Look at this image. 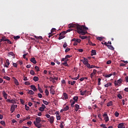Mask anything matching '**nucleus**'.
Wrapping results in <instances>:
<instances>
[{
  "instance_id": "1",
  "label": "nucleus",
  "mask_w": 128,
  "mask_h": 128,
  "mask_svg": "<svg viewBox=\"0 0 128 128\" xmlns=\"http://www.w3.org/2000/svg\"><path fill=\"white\" fill-rule=\"evenodd\" d=\"M68 28H75L77 32H78L79 34H82V36H84L86 34L88 33L86 30H84V25L80 26L78 24H70L68 25Z\"/></svg>"
},
{
  "instance_id": "2",
  "label": "nucleus",
  "mask_w": 128,
  "mask_h": 128,
  "mask_svg": "<svg viewBox=\"0 0 128 128\" xmlns=\"http://www.w3.org/2000/svg\"><path fill=\"white\" fill-rule=\"evenodd\" d=\"M122 82V79L120 78L118 80H115L114 84L115 86H118V84H120Z\"/></svg>"
},
{
  "instance_id": "3",
  "label": "nucleus",
  "mask_w": 128,
  "mask_h": 128,
  "mask_svg": "<svg viewBox=\"0 0 128 128\" xmlns=\"http://www.w3.org/2000/svg\"><path fill=\"white\" fill-rule=\"evenodd\" d=\"M103 116H104V120L106 122H108V120H110L108 118V114H106V113H105L104 114H103Z\"/></svg>"
},
{
  "instance_id": "4",
  "label": "nucleus",
  "mask_w": 128,
  "mask_h": 128,
  "mask_svg": "<svg viewBox=\"0 0 128 128\" xmlns=\"http://www.w3.org/2000/svg\"><path fill=\"white\" fill-rule=\"evenodd\" d=\"M48 120H49L50 124H54V116H52L48 119Z\"/></svg>"
},
{
  "instance_id": "5",
  "label": "nucleus",
  "mask_w": 128,
  "mask_h": 128,
  "mask_svg": "<svg viewBox=\"0 0 128 128\" xmlns=\"http://www.w3.org/2000/svg\"><path fill=\"white\" fill-rule=\"evenodd\" d=\"M96 74V69H94L93 70V72L90 74V76L92 79V77Z\"/></svg>"
},
{
  "instance_id": "6",
  "label": "nucleus",
  "mask_w": 128,
  "mask_h": 128,
  "mask_svg": "<svg viewBox=\"0 0 128 128\" xmlns=\"http://www.w3.org/2000/svg\"><path fill=\"white\" fill-rule=\"evenodd\" d=\"M118 128H126L124 123H120L118 126Z\"/></svg>"
},
{
  "instance_id": "7",
  "label": "nucleus",
  "mask_w": 128,
  "mask_h": 128,
  "mask_svg": "<svg viewBox=\"0 0 128 128\" xmlns=\"http://www.w3.org/2000/svg\"><path fill=\"white\" fill-rule=\"evenodd\" d=\"M30 88H31V90H34V92H36L38 90V88H36V86L34 85H31L30 86Z\"/></svg>"
},
{
  "instance_id": "8",
  "label": "nucleus",
  "mask_w": 128,
  "mask_h": 128,
  "mask_svg": "<svg viewBox=\"0 0 128 128\" xmlns=\"http://www.w3.org/2000/svg\"><path fill=\"white\" fill-rule=\"evenodd\" d=\"M15 110H16V108H14V106L13 105H12L10 109L11 114H12V112H14Z\"/></svg>"
},
{
  "instance_id": "9",
  "label": "nucleus",
  "mask_w": 128,
  "mask_h": 128,
  "mask_svg": "<svg viewBox=\"0 0 128 128\" xmlns=\"http://www.w3.org/2000/svg\"><path fill=\"white\" fill-rule=\"evenodd\" d=\"M30 60L31 62H32V64H36V58H34V57L32 58Z\"/></svg>"
},
{
  "instance_id": "10",
  "label": "nucleus",
  "mask_w": 128,
  "mask_h": 128,
  "mask_svg": "<svg viewBox=\"0 0 128 128\" xmlns=\"http://www.w3.org/2000/svg\"><path fill=\"white\" fill-rule=\"evenodd\" d=\"M70 102L71 104V106L72 108H74V104H76V101H74L72 100H70Z\"/></svg>"
},
{
  "instance_id": "11",
  "label": "nucleus",
  "mask_w": 128,
  "mask_h": 128,
  "mask_svg": "<svg viewBox=\"0 0 128 128\" xmlns=\"http://www.w3.org/2000/svg\"><path fill=\"white\" fill-rule=\"evenodd\" d=\"M56 30V28H52V30H51V33H50V35L48 36V38H50L51 36H52V32H55Z\"/></svg>"
},
{
  "instance_id": "12",
  "label": "nucleus",
  "mask_w": 128,
  "mask_h": 128,
  "mask_svg": "<svg viewBox=\"0 0 128 128\" xmlns=\"http://www.w3.org/2000/svg\"><path fill=\"white\" fill-rule=\"evenodd\" d=\"M36 122L38 124H40V122H42V120L40 119V117H38L36 118Z\"/></svg>"
},
{
  "instance_id": "13",
  "label": "nucleus",
  "mask_w": 128,
  "mask_h": 128,
  "mask_svg": "<svg viewBox=\"0 0 128 128\" xmlns=\"http://www.w3.org/2000/svg\"><path fill=\"white\" fill-rule=\"evenodd\" d=\"M76 82L75 80H74L72 82V81H68V84H71V86H74V84Z\"/></svg>"
},
{
  "instance_id": "14",
  "label": "nucleus",
  "mask_w": 128,
  "mask_h": 128,
  "mask_svg": "<svg viewBox=\"0 0 128 128\" xmlns=\"http://www.w3.org/2000/svg\"><path fill=\"white\" fill-rule=\"evenodd\" d=\"M2 94L4 96V99L6 100L8 98V94L6 93L5 91H3Z\"/></svg>"
},
{
  "instance_id": "15",
  "label": "nucleus",
  "mask_w": 128,
  "mask_h": 128,
  "mask_svg": "<svg viewBox=\"0 0 128 128\" xmlns=\"http://www.w3.org/2000/svg\"><path fill=\"white\" fill-rule=\"evenodd\" d=\"M5 64V66L6 68H8V66H10V60L8 59L6 60V63Z\"/></svg>"
},
{
  "instance_id": "16",
  "label": "nucleus",
  "mask_w": 128,
  "mask_h": 128,
  "mask_svg": "<svg viewBox=\"0 0 128 128\" xmlns=\"http://www.w3.org/2000/svg\"><path fill=\"white\" fill-rule=\"evenodd\" d=\"M78 110H80V105H78V104H75V110H76V112H78Z\"/></svg>"
},
{
  "instance_id": "17",
  "label": "nucleus",
  "mask_w": 128,
  "mask_h": 128,
  "mask_svg": "<svg viewBox=\"0 0 128 128\" xmlns=\"http://www.w3.org/2000/svg\"><path fill=\"white\" fill-rule=\"evenodd\" d=\"M96 50H92L91 56H96Z\"/></svg>"
},
{
  "instance_id": "18",
  "label": "nucleus",
  "mask_w": 128,
  "mask_h": 128,
  "mask_svg": "<svg viewBox=\"0 0 128 128\" xmlns=\"http://www.w3.org/2000/svg\"><path fill=\"white\" fill-rule=\"evenodd\" d=\"M86 92V90H85L84 91H82V90L80 91V94L81 96H84Z\"/></svg>"
},
{
  "instance_id": "19",
  "label": "nucleus",
  "mask_w": 128,
  "mask_h": 128,
  "mask_svg": "<svg viewBox=\"0 0 128 128\" xmlns=\"http://www.w3.org/2000/svg\"><path fill=\"white\" fill-rule=\"evenodd\" d=\"M28 90V94H31V95L34 94V91H32V90Z\"/></svg>"
},
{
  "instance_id": "20",
  "label": "nucleus",
  "mask_w": 128,
  "mask_h": 128,
  "mask_svg": "<svg viewBox=\"0 0 128 128\" xmlns=\"http://www.w3.org/2000/svg\"><path fill=\"white\" fill-rule=\"evenodd\" d=\"M38 90L41 94H42L44 92V91H42V88H40V84H38Z\"/></svg>"
},
{
  "instance_id": "21",
  "label": "nucleus",
  "mask_w": 128,
  "mask_h": 128,
  "mask_svg": "<svg viewBox=\"0 0 128 128\" xmlns=\"http://www.w3.org/2000/svg\"><path fill=\"white\" fill-rule=\"evenodd\" d=\"M73 100H74V102H78V96H75L73 98Z\"/></svg>"
},
{
  "instance_id": "22",
  "label": "nucleus",
  "mask_w": 128,
  "mask_h": 128,
  "mask_svg": "<svg viewBox=\"0 0 128 128\" xmlns=\"http://www.w3.org/2000/svg\"><path fill=\"white\" fill-rule=\"evenodd\" d=\"M107 46L108 48H110V50H114V48L112 45H107Z\"/></svg>"
},
{
  "instance_id": "23",
  "label": "nucleus",
  "mask_w": 128,
  "mask_h": 128,
  "mask_svg": "<svg viewBox=\"0 0 128 128\" xmlns=\"http://www.w3.org/2000/svg\"><path fill=\"white\" fill-rule=\"evenodd\" d=\"M50 94H54V88H50Z\"/></svg>"
},
{
  "instance_id": "24",
  "label": "nucleus",
  "mask_w": 128,
  "mask_h": 128,
  "mask_svg": "<svg viewBox=\"0 0 128 128\" xmlns=\"http://www.w3.org/2000/svg\"><path fill=\"white\" fill-rule=\"evenodd\" d=\"M64 96L65 98V100H67L68 98V94L66 92L64 93Z\"/></svg>"
},
{
  "instance_id": "25",
  "label": "nucleus",
  "mask_w": 128,
  "mask_h": 128,
  "mask_svg": "<svg viewBox=\"0 0 128 128\" xmlns=\"http://www.w3.org/2000/svg\"><path fill=\"white\" fill-rule=\"evenodd\" d=\"M112 106V102L110 101L107 104V106Z\"/></svg>"
},
{
  "instance_id": "26",
  "label": "nucleus",
  "mask_w": 128,
  "mask_h": 128,
  "mask_svg": "<svg viewBox=\"0 0 128 128\" xmlns=\"http://www.w3.org/2000/svg\"><path fill=\"white\" fill-rule=\"evenodd\" d=\"M33 80H34L35 82H38V76H34L33 78Z\"/></svg>"
},
{
  "instance_id": "27",
  "label": "nucleus",
  "mask_w": 128,
  "mask_h": 128,
  "mask_svg": "<svg viewBox=\"0 0 128 128\" xmlns=\"http://www.w3.org/2000/svg\"><path fill=\"white\" fill-rule=\"evenodd\" d=\"M36 126V128H42V124L40 123H38Z\"/></svg>"
},
{
  "instance_id": "28",
  "label": "nucleus",
  "mask_w": 128,
  "mask_h": 128,
  "mask_svg": "<svg viewBox=\"0 0 128 128\" xmlns=\"http://www.w3.org/2000/svg\"><path fill=\"white\" fill-rule=\"evenodd\" d=\"M14 82L16 86H18V80H16V78L14 80Z\"/></svg>"
},
{
  "instance_id": "29",
  "label": "nucleus",
  "mask_w": 128,
  "mask_h": 128,
  "mask_svg": "<svg viewBox=\"0 0 128 128\" xmlns=\"http://www.w3.org/2000/svg\"><path fill=\"white\" fill-rule=\"evenodd\" d=\"M110 86H112V83H108V84H105L104 86H105V88H108Z\"/></svg>"
},
{
  "instance_id": "30",
  "label": "nucleus",
  "mask_w": 128,
  "mask_h": 128,
  "mask_svg": "<svg viewBox=\"0 0 128 128\" xmlns=\"http://www.w3.org/2000/svg\"><path fill=\"white\" fill-rule=\"evenodd\" d=\"M81 62H83L84 64H85V65H86L88 63V61H84L83 60H82Z\"/></svg>"
},
{
  "instance_id": "31",
  "label": "nucleus",
  "mask_w": 128,
  "mask_h": 128,
  "mask_svg": "<svg viewBox=\"0 0 128 128\" xmlns=\"http://www.w3.org/2000/svg\"><path fill=\"white\" fill-rule=\"evenodd\" d=\"M4 78L5 80H10V78L8 76H4Z\"/></svg>"
},
{
  "instance_id": "32",
  "label": "nucleus",
  "mask_w": 128,
  "mask_h": 128,
  "mask_svg": "<svg viewBox=\"0 0 128 128\" xmlns=\"http://www.w3.org/2000/svg\"><path fill=\"white\" fill-rule=\"evenodd\" d=\"M30 74L32 75V76H34V74H36V73L34 72V70H31L30 71Z\"/></svg>"
},
{
  "instance_id": "33",
  "label": "nucleus",
  "mask_w": 128,
  "mask_h": 128,
  "mask_svg": "<svg viewBox=\"0 0 128 128\" xmlns=\"http://www.w3.org/2000/svg\"><path fill=\"white\" fill-rule=\"evenodd\" d=\"M69 107L68 106H66L63 109L64 112H66V110H68Z\"/></svg>"
},
{
  "instance_id": "34",
  "label": "nucleus",
  "mask_w": 128,
  "mask_h": 128,
  "mask_svg": "<svg viewBox=\"0 0 128 128\" xmlns=\"http://www.w3.org/2000/svg\"><path fill=\"white\" fill-rule=\"evenodd\" d=\"M80 38H82V40H86V38H88L87 36H80Z\"/></svg>"
},
{
  "instance_id": "35",
  "label": "nucleus",
  "mask_w": 128,
  "mask_h": 128,
  "mask_svg": "<svg viewBox=\"0 0 128 128\" xmlns=\"http://www.w3.org/2000/svg\"><path fill=\"white\" fill-rule=\"evenodd\" d=\"M34 69L36 70V72H40V68H38V66H36L34 67Z\"/></svg>"
},
{
  "instance_id": "36",
  "label": "nucleus",
  "mask_w": 128,
  "mask_h": 128,
  "mask_svg": "<svg viewBox=\"0 0 128 128\" xmlns=\"http://www.w3.org/2000/svg\"><path fill=\"white\" fill-rule=\"evenodd\" d=\"M114 115L116 118H118V116H120V114L118 112H116L114 113Z\"/></svg>"
},
{
  "instance_id": "37",
  "label": "nucleus",
  "mask_w": 128,
  "mask_h": 128,
  "mask_svg": "<svg viewBox=\"0 0 128 128\" xmlns=\"http://www.w3.org/2000/svg\"><path fill=\"white\" fill-rule=\"evenodd\" d=\"M102 80V78H98V86H100L101 84V82H100V81Z\"/></svg>"
},
{
  "instance_id": "38",
  "label": "nucleus",
  "mask_w": 128,
  "mask_h": 128,
  "mask_svg": "<svg viewBox=\"0 0 128 128\" xmlns=\"http://www.w3.org/2000/svg\"><path fill=\"white\" fill-rule=\"evenodd\" d=\"M43 103L44 104H46V106H48V102L46 100H43Z\"/></svg>"
},
{
  "instance_id": "39",
  "label": "nucleus",
  "mask_w": 128,
  "mask_h": 128,
  "mask_svg": "<svg viewBox=\"0 0 128 128\" xmlns=\"http://www.w3.org/2000/svg\"><path fill=\"white\" fill-rule=\"evenodd\" d=\"M117 96L118 98H120V100H122V95L120 94H117Z\"/></svg>"
},
{
  "instance_id": "40",
  "label": "nucleus",
  "mask_w": 128,
  "mask_h": 128,
  "mask_svg": "<svg viewBox=\"0 0 128 128\" xmlns=\"http://www.w3.org/2000/svg\"><path fill=\"white\" fill-rule=\"evenodd\" d=\"M20 38V36H14V40H18V38Z\"/></svg>"
},
{
  "instance_id": "41",
  "label": "nucleus",
  "mask_w": 128,
  "mask_h": 128,
  "mask_svg": "<svg viewBox=\"0 0 128 128\" xmlns=\"http://www.w3.org/2000/svg\"><path fill=\"white\" fill-rule=\"evenodd\" d=\"M62 66H68V64L66 62H64V63H62Z\"/></svg>"
},
{
  "instance_id": "42",
  "label": "nucleus",
  "mask_w": 128,
  "mask_h": 128,
  "mask_svg": "<svg viewBox=\"0 0 128 128\" xmlns=\"http://www.w3.org/2000/svg\"><path fill=\"white\" fill-rule=\"evenodd\" d=\"M46 94V96H48L50 92H48V89H46L45 90Z\"/></svg>"
},
{
  "instance_id": "43",
  "label": "nucleus",
  "mask_w": 128,
  "mask_h": 128,
  "mask_svg": "<svg viewBox=\"0 0 128 128\" xmlns=\"http://www.w3.org/2000/svg\"><path fill=\"white\" fill-rule=\"evenodd\" d=\"M5 42H7L8 44H12V42L8 39L5 40Z\"/></svg>"
},
{
  "instance_id": "44",
  "label": "nucleus",
  "mask_w": 128,
  "mask_h": 128,
  "mask_svg": "<svg viewBox=\"0 0 128 128\" xmlns=\"http://www.w3.org/2000/svg\"><path fill=\"white\" fill-rule=\"evenodd\" d=\"M64 36L62 35H60V36L58 38V40H62V38H64Z\"/></svg>"
},
{
  "instance_id": "45",
  "label": "nucleus",
  "mask_w": 128,
  "mask_h": 128,
  "mask_svg": "<svg viewBox=\"0 0 128 128\" xmlns=\"http://www.w3.org/2000/svg\"><path fill=\"white\" fill-rule=\"evenodd\" d=\"M112 76V74H108V75H106L105 78H110V76Z\"/></svg>"
},
{
  "instance_id": "46",
  "label": "nucleus",
  "mask_w": 128,
  "mask_h": 128,
  "mask_svg": "<svg viewBox=\"0 0 128 128\" xmlns=\"http://www.w3.org/2000/svg\"><path fill=\"white\" fill-rule=\"evenodd\" d=\"M8 54H10V56H14V54L13 52H10L8 53Z\"/></svg>"
},
{
  "instance_id": "47",
  "label": "nucleus",
  "mask_w": 128,
  "mask_h": 128,
  "mask_svg": "<svg viewBox=\"0 0 128 128\" xmlns=\"http://www.w3.org/2000/svg\"><path fill=\"white\" fill-rule=\"evenodd\" d=\"M10 102L11 104H16V100H10Z\"/></svg>"
},
{
  "instance_id": "48",
  "label": "nucleus",
  "mask_w": 128,
  "mask_h": 128,
  "mask_svg": "<svg viewBox=\"0 0 128 128\" xmlns=\"http://www.w3.org/2000/svg\"><path fill=\"white\" fill-rule=\"evenodd\" d=\"M12 66L14 68H18V64L16 63H13Z\"/></svg>"
},
{
  "instance_id": "49",
  "label": "nucleus",
  "mask_w": 128,
  "mask_h": 128,
  "mask_svg": "<svg viewBox=\"0 0 128 128\" xmlns=\"http://www.w3.org/2000/svg\"><path fill=\"white\" fill-rule=\"evenodd\" d=\"M24 84H26V86H30V83L28 82H25Z\"/></svg>"
},
{
  "instance_id": "50",
  "label": "nucleus",
  "mask_w": 128,
  "mask_h": 128,
  "mask_svg": "<svg viewBox=\"0 0 128 128\" xmlns=\"http://www.w3.org/2000/svg\"><path fill=\"white\" fill-rule=\"evenodd\" d=\"M66 34V32L64 31V32H63L60 33V35L64 36V34Z\"/></svg>"
},
{
  "instance_id": "51",
  "label": "nucleus",
  "mask_w": 128,
  "mask_h": 128,
  "mask_svg": "<svg viewBox=\"0 0 128 128\" xmlns=\"http://www.w3.org/2000/svg\"><path fill=\"white\" fill-rule=\"evenodd\" d=\"M68 46V44H66V42H64V44H63V48H66Z\"/></svg>"
},
{
  "instance_id": "52",
  "label": "nucleus",
  "mask_w": 128,
  "mask_h": 128,
  "mask_svg": "<svg viewBox=\"0 0 128 128\" xmlns=\"http://www.w3.org/2000/svg\"><path fill=\"white\" fill-rule=\"evenodd\" d=\"M39 110H40V112H44V108L42 107H40L39 108Z\"/></svg>"
},
{
  "instance_id": "53",
  "label": "nucleus",
  "mask_w": 128,
  "mask_h": 128,
  "mask_svg": "<svg viewBox=\"0 0 128 128\" xmlns=\"http://www.w3.org/2000/svg\"><path fill=\"white\" fill-rule=\"evenodd\" d=\"M2 40L3 42H6V40H8V39H6V37L3 36V37H2Z\"/></svg>"
},
{
  "instance_id": "54",
  "label": "nucleus",
  "mask_w": 128,
  "mask_h": 128,
  "mask_svg": "<svg viewBox=\"0 0 128 128\" xmlns=\"http://www.w3.org/2000/svg\"><path fill=\"white\" fill-rule=\"evenodd\" d=\"M20 102L22 104H24V100L20 99Z\"/></svg>"
},
{
  "instance_id": "55",
  "label": "nucleus",
  "mask_w": 128,
  "mask_h": 128,
  "mask_svg": "<svg viewBox=\"0 0 128 128\" xmlns=\"http://www.w3.org/2000/svg\"><path fill=\"white\" fill-rule=\"evenodd\" d=\"M70 48H66L65 50V52H70Z\"/></svg>"
},
{
  "instance_id": "56",
  "label": "nucleus",
  "mask_w": 128,
  "mask_h": 128,
  "mask_svg": "<svg viewBox=\"0 0 128 128\" xmlns=\"http://www.w3.org/2000/svg\"><path fill=\"white\" fill-rule=\"evenodd\" d=\"M0 124H2V126H6V122H4V121H1Z\"/></svg>"
},
{
  "instance_id": "57",
  "label": "nucleus",
  "mask_w": 128,
  "mask_h": 128,
  "mask_svg": "<svg viewBox=\"0 0 128 128\" xmlns=\"http://www.w3.org/2000/svg\"><path fill=\"white\" fill-rule=\"evenodd\" d=\"M25 108H26V110H30V107H28V106L26 105Z\"/></svg>"
},
{
  "instance_id": "58",
  "label": "nucleus",
  "mask_w": 128,
  "mask_h": 128,
  "mask_svg": "<svg viewBox=\"0 0 128 128\" xmlns=\"http://www.w3.org/2000/svg\"><path fill=\"white\" fill-rule=\"evenodd\" d=\"M112 64V60H108V61H107L106 64Z\"/></svg>"
},
{
  "instance_id": "59",
  "label": "nucleus",
  "mask_w": 128,
  "mask_h": 128,
  "mask_svg": "<svg viewBox=\"0 0 128 128\" xmlns=\"http://www.w3.org/2000/svg\"><path fill=\"white\" fill-rule=\"evenodd\" d=\"M72 29L70 28V29L68 30H66V33L67 34V32H72Z\"/></svg>"
},
{
  "instance_id": "60",
  "label": "nucleus",
  "mask_w": 128,
  "mask_h": 128,
  "mask_svg": "<svg viewBox=\"0 0 128 128\" xmlns=\"http://www.w3.org/2000/svg\"><path fill=\"white\" fill-rule=\"evenodd\" d=\"M97 40H102V37H98Z\"/></svg>"
},
{
  "instance_id": "61",
  "label": "nucleus",
  "mask_w": 128,
  "mask_h": 128,
  "mask_svg": "<svg viewBox=\"0 0 128 128\" xmlns=\"http://www.w3.org/2000/svg\"><path fill=\"white\" fill-rule=\"evenodd\" d=\"M56 120H60V116L58 115V116H56Z\"/></svg>"
},
{
  "instance_id": "62",
  "label": "nucleus",
  "mask_w": 128,
  "mask_h": 128,
  "mask_svg": "<svg viewBox=\"0 0 128 128\" xmlns=\"http://www.w3.org/2000/svg\"><path fill=\"white\" fill-rule=\"evenodd\" d=\"M72 56H70V55H66V56H65V58L66 59H68V58H70Z\"/></svg>"
},
{
  "instance_id": "63",
  "label": "nucleus",
  "mask_w": 128,
  "mask_h": 128,
  "mask_svg": "<svg viewBox=\"0 0 128 128\" xmlns=\"http://www.w3.org/2000/svg\"><path fill=\"white\" fill-rule=\"evenodd\" d=\"M64 124V122H62L60 124V127L61 128H64V124Z\"/></svg>"
},
{
  "instance_id": "64",
  "label": "nucleus",
  "mask_w": 128,
  "mask_h": 128,
  "mask_svg": "<svg viewBox=\"0 0 128 128\" xmlns=\"http://www.w3.org/2000/svg\"><path fill=\"white\" fill-rule=\"evenodd\" d=\"M125 80L126 82H128V76H126V78H125Z\"/></svg>"
}]
</instances>
